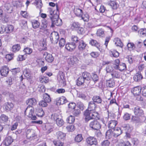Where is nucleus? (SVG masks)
<instances>
[{"mask_svg":"<svg viewBox=\"0 0 146 146\" xmlns=\"http://www.w3.org/2000/svg\"><path fill=\"white\" fill-rule=\"evenodd\" d=\"M92 79L90 74L86 71L83 72L82 76L79 77L76 80V84L78 86L84 85V83L88 84Z\"/></svg>","mask_w":146,"mask_h":146,"instance_id":"nucleus-1","label":"nucleus"},{"mask_svg":"<svg viewBox=\"0 0 146 146\" xmlns=\"http://www.w3.org/2000/svg\"><path fill=\"white\" fill-rule=\"evenodd\" d=\"M56 14L54 15V17L52 18L51 17V20L52 25H55L56 26H58L61 25L62 20L58 18L59 8L58 5L57 4H56Z\"/></svg>","mask_w":146,"mask_h":146,"instance_id":"nucleus-2","label":"nucleus"},{"mask_svg":"<svg viewBox=\"0 0 146 146\" xmlns=\"http://www.w3.org/2000/svg\"><path fill=\"white\" fill-rule=\"evenodd\" d=\"M50 38L52 43L57 44L58 42V40L59 38V36L58 33L54 31L51 33Z\"/></svg>","mask_w":146,"mask_h":146,"instance_id":"nucleus-3","label":"nucleus"},{"mask_svg":"<svg viewBox=\"0 0 146 146\" xmlns=\"http://www.w3.org/2000/svg\"><path fill=\"white\" fill-rule=\"evenodd\" d=\"M34 111L32 107L28 106L25 111V113L26 114L27 112L29 111V114L27 115L28 117L32 120H35L36 119V117L35 115H33Z\"/></svg>","mask_w":146,"mask_h":146,"instance_id":"nucleus-4","label":"nucleus"},{"mask_svg":"<svg viewBox=\"0 0 146 146\" xmlns=\"http://www.w3.org/2000/svg\"><path fill=\"white\" fill-rule=\"evenodd\" d=\"M90 127L93 129L98 130L101 128V125L99 122L97 120H93L89 124Z\"/></svg>","mask_w":146,"mask_h":146,"instance_id":"nucleus-5","label":"nucleus"},{"mask_svg":"<svg viewBox=\"0 0 146 146\" xmlns=\"http://www.w3.org/2000/svg\"><path fill=\"white\" fill-rule=\"evenodd\" d=\"M144 116H132L131 117V121L136 123H141L144 121L145 120Z\"/></svg>","mask_w":146,"mask_h":146,"instance_id":"nucleus-6","label":"nucleus"},{"mask_svg":"<svg viewBox=\"0 0 146 146\" xmlns=\"http://www.w3.org/2000/svg\"><path fill=\"white\" fill-rule=\"evenodd\" d=\"M86 141L87 144L90 146L94 145H97L98 144L97 139L94 137H89L87 138Z\"/></svg>","mask_w":146,"mask_h":146,"instance_id":"nucleus-7","label":"nucleus"},{"mask_svg":"<svg viewBox=\"0 0 146 146\" xmlns=\"http://www.w3.org/2000/svg\"><path fill=\"white\" fill-rule=\"evenodd\" d=\"M133 111L135 114L136 116H141L143 114V111L138 106H136L134 107Z\"/></svg>","mask_w":146,"mask_h":146,"instance_id":"nucleus-8","label":"nucleus"},{"mask_svg":"<svg viewBox=\"0 0 146 146\" xmlns=\"http://www.w3.org/2000/svg\"><path fill=\"white\" fill-rule=\"evenodd\" d=\"M56 101L58 105L63 104L67 102V100L66 98L64 96H62L57 98L56 100Z\"/></svg>","mask_w":146,"mask_h":146,"instance_id":"nucleus-9","label":"nucleus"},{"mask_svg":"<svg viewBox=\"0 0 146 146\" xmlns=\"http://www.w3.org/2000/svg\"><path fill=\"white\" fill-rule=\"evenodd\" d=\"M9 72V69L6 66H2L0 70V72L1 76H6Z\"/></svg>","mask_w":146,"mask_h":146,"instance_id":"nucleus-10","label":"nucleus"},{"mask_svg":"<svg viewBox=\"0 0 146 146\" xmlns=\"http://www.w3.org/2000/svg\"><path fill=\"white\" fill-rule=\"evenodd\" d=\"M96 104L93 101H91L89 102L88 108L86 110L88 111H93L95 110L96 108Z\"/></svg>","mask_w":146,"mask_h":146,"instance_id":"nucleus-11","label":"nucleus"},{"mask_svg":"<svg viewBox=\"0 0 146 146\" xmlns=\"http://www.w3.org/2000/svg\"><path fill=\"white\" fill-rule=\"evenodd\" d=\"M77 58L74 56L70 57L68 60V63L70 65V66L72 67L73 65L76 64L77 62Z\"/></svg>","mask_w":146,"mask_h":146,"instance_id":"nucleus-12","label":"nucleus"},{"mask_svg":"<svg viewBox=\"0 0 146 146\" xmlns=\"http://www.w3.org/2000/svg\"><path fill=\"white\" fill-rule=\"evenodd\" d=\"M4 11L7 13H11L12 12V8L9 3L5 4L2 7Z\"/></svg>","mask_w":146,"mask_h":146,"instance_id":"nucleus-13","label":"nucleus"},{"mask_svg":"<svg viewBox=\"0 0 146 146\" xmlns=\"http://www.w3.org/2000/svg\"><path fill=\"white\" fill-rule=\"evenodd\" d=\"M13 104L11 102L5 103L3 106V107L7 111L11 110L13 109Z\"/></svg>","mask_w":146,"mask_h":146,"instance_id":"nucleus-14","label":"nucleus"},{"mask_svg":"<svg viewBox=\"0 0 146 146\" xmlns=\"http://www.w3.org/2000/svg\"><path fill=\"white\" fill-rule=\"evenodd\" d=\"M92 112L91 111H88L86 110L84 112V115L85 117V120L86 122H88L90 120L92 119Z\"/></svg>","mask_w":146,"mask_h":146,"instance_id":"nucleus-15","label":"nucleus"},{"mask_svg":"<svg viewBox=\"0 0 146 146\" xmlns=\"http://www.w3.org/2000/svg\"><path fill=\"white\" fill-rule=\"evenodd\" d=\"M26 136L27 138L30 139L35 137L34 130L32 129H28L26 131Z\"/></svg>","mask_w":146,"mask_h":146,"instance_id":"nucleus-16","label":"nucleus"},{"mask_svg":"<svg viewBox=\"0 0 146 146\" xmlns=\"http://www.w3.org/2000/svg\"><path fill=\"white\" fill-rule=\"evenodd\" d=\"M26 104L28 105V106L32 107V106H35L37 102L36 100L33 98H30L27 100Z\"/></svg>","mask_w":146,"mask_h":146,"instance_id":"nucleus-17","label":"nucleus"},{"mask_svg":"<svg viewBox=\"0 0 146 146\" xmlns=\"http://www.w3.org/2000/svg\"><path fill=\"white\" fill-rule=\"evenodd\" d=\"M141 88L139 86H137L133 88L131 90V92L135 96L137 95H140Z\"/></svg>","mask_w":146,"mask_h":146,"instance_id":"nucleus-18","label":"nucleus"},{"mask_svg":"<svg viewBox=\"0 0 146 146\" xmlns=\"http://www.w3.org/2000/svg\"><path fill=\"white\" fill-rule=\"evenodd\" d=\"M121 129L123 130V131H124L125 132H131V131L132 128L130 127V126L129 124H123L121 126Z\"/></svg>","mask_w":146,"mask_h":146,"instance_id":"nucleus-19","label":"nucleus"},{"mask_svg":"<svg viewBox=\"0 0 146 146\" xmlns=\"http://www.w3.org/2000/svg\"><path fill=\"white\" fill-rule=\"evenodd\" d=\"M110 74L113 79H118L120 77V73L115 70H112Z\"/></svg>","mask_w":146,"mask_h":146,"instance_id":"nucleus-20","label":"nucleus"},{"mask_svg":"<svg viewBox=\"0 0 146 146\" xmlns=\"http://www.w3.org/2000/svg\"><path fill=\"white\" fill-rule=\"evenodd\" d=\"M76 46V44L71 42L70 43L66 44L65 48L67 50L70 51H71L74 49Z\"/></svg>","mask_w":146,"mask_h":146,"instance_id":"nucleus-21","label":"nucleus"},{"mask_svg":"<svg viewBox=\"0 0 146 146\" xmlns=\"http://www.w3.org/2000/svg\"><path fill=\"white\" fill-rule=\"evenodd\" d=\"M143 78V76L140 72L136 73L133 77L134 80L136 82H139Z\"/></svg>","mask_w":146,"mask_h":146,"instance_id":"nucleus-22","label":"nucleus"},{"mask_svg":"<svg viewBox=\"0 0 146 146\" xmlns=\"http://www.w3.org/2000/svg\"><path fill=\"white\" fill-rule=\"evenodd\" d=\"M107 4L114 9H116L118 7L117 3L114 1H110L107 2Z\"/></svg>","mask_w":146,"mask_h":146,"instance_id":"nucleus-23","label":"nucleus"},{"mask_svg":"<svg viewBox=\"0 0 146 146\" xmlns=\"http://www.w3.org/2000/svg\"><path fill=\"white\" fill-rule=\"evenodd\" d=\"M13 142V139L10 136H9L5 138L4 140L3 143L5 146H9Z\"/></svg>","mask_w":146,"mask_h":146,"instance_id":"nucleus-24","label":"nucleus"},{"mask_svg":"<svg viewBox=\"0 0 146 146\" xmlns=\"http://www.w3.org/2000/svg\"><path fill=\"white\" fill-rule=\"evenodd\" d=\"M93 102L98 104H101L102 102L101 98L99 96H95L92 98Z\"/></svg>","mask_w":146,"mask_h":146,"instance_id":"nucleus-25","label":"nucleus"},{"mask_svg":"<svg viewBox=\"0 0 146 146\" xmlns=\"http://www.w3.org/2000/svg\"><path fill=\"white\" fill-rule=\"evenodd\" d=\"M117 123V122L115 120H111L109 122L108 127L109 128L113 129Z\"/></svg>","mask_w":146,"mask_h":146,"instance_id":"nucleus-26","label":"nucleus"},{"mask_svg":"<svg viewBox=\"0 0 146 146\" xmlns=\"http://www.w3.org/2000/svg\"><path fill=\"white\" fill-rule=\"evenodd\" d=\"M86 44L84 42L83 40H81L79 41V45L78 46V49L80 50H84Z\"/></svg>","mask_w":146,"mask_h":146,"instance_id":"nucleus-27","label":"nucleus"},{"mask_svg":"<svg viewBox=\"0 0 146 146\" xmlns=\"http://www.w3.org/2000/svg\"><path fill=\"white\" fill-rule=\"evenodd\" d=\"M106 85L108 87L110 88L113 87L115 85L114 80L112 79L106 80Z\"/></svg>","mask_w":146,"mask_h":146,"instance_id":"nucleus-28","label":"nucleus"},{"mask_svg":"<svg viewBox=\"0 0 146 146\" xmlns=\"http://www.w3.org/2000/svg\"><path fill=\"white\" fill-rule=\"evenodd\" d=\"M36 113L37 116L42 117L44 115V112L41 108H38L36 109Z\"/></svg>","mask_w":146,"mask_h":146,"instance_id":"nucleus-29","label":"nucleus"},{"mask_svg":"<svg viewBox=\"0 0 146 146\" xmlns=\"http://www.w3.org/2000/svg\"><path fill=\"white\" fill-rule=\"evenodd\" d=\"M44 54H46V56L45 57V60L49 62H51L54 60V57L52 54H48L46 52H45Z\"/></svg>","mask_w":146,"mask_h":146,"instance_id":"nucleus-30","label":"nucleus"},{"mask_svg":"<svg viewBox=\"0 0 146 146\" xmlns=\"http://www.w3.org/2000/svg\"><path fill=\"white\" fill-rule=\"evenodd\" d=\"M89 43L92 46H94L96 47L100 51V45L99 43H98L96 40L92 39L90 40Z\"/></svg>","mask_w":146,"mask_h":146,"instance_id":"nucleus-31","label":"nucleus"},{"mask_svg":"<svg viewBox=\"0 0 146 146\" xmlns=\"http://www.w3.org/2000/svg\"><path fill=\"white\" fill-rule=\"evenodd\" d=\"M56 136L58 140H63L65 139V134L60 131H58L56 133Z\"/></svg>","mask_w":146,"mask_h":146,"instance_id":"nucleus-32","label":"nucleus"},{"mask_svg":"<svg viewBox=\"0 0 146 146\" xmlns=\"http://www.w3.org/2000/svg\"><path fill=\"white\" fill-rule=\"evenodd\" d=\"M106 137L108 139L112 138L113 136L114 137V132L111 129L108 130L106 134Z\"/></svg>","mask_w":146,"mask_h":146,"instance_id":"nucleus-33","label":"nucleus"},{"mask_svg":"<svg viewBox=\"0 0 146 146\" xmlns=\"http://www.w3.org/2000/svg\"><path fill=\"white\" fill-rule=\"evenodd\" d=\"M114 137H117L121 135L122 133L123 130L121 128L118 127L117 129L114 130Z\"/></svg>","mask_w":146,"mask_h":146,"instance_id":"nucleus-34","label":"nucleus"},{"mask_svg":"<svg viewBox=\"0 0 146 146\" xmlns=\"http://www.w3.org/2000/svg\"><path fill=\"white\" fill-rule=\"evenodd\" d=\"M113 41L115 42V44L116 46H119L121 47H123V44L119 38H115L114 39Z\"/></svg>","mask_w":146,"mask_h":146,"instance_id":"nucleus-35","label":"nucleus"},{"mask_svg":"<svg viewBox=\"0 0 146 146\" xmlns=\"http://www.w3.org/2000/svg\"><path fill=\"white\" fill-rule=\"evenodd\" d=\"M42 25L41 26V27L40 28V31L44 32L42 31V30L44 29V31H47V30L45 29H46L48 25L47 22L45 19H43L42 21Z\"/></svg>","mask_w":146,"mask_h":146,"instance_id":"nucleus-36","label":"nucleus"},{"mask_svg":"<svg viewBox=\"0 0 146 146\" xmlns=\"http://www.w3.org/2000/svg\"><path fill=\"white\" fill-rule=\"evenodd\" d=\"M74 12L76 15L79 17H81L83 13L82 10L79 8L75 9Z\"/></svg>","mask_w":146,"mask_h":146,"instance_id":"nucleus-37","label":"nucleus"},{"mask_svg":"<svg viewBox=\"0 0 146 146\" xmlns=\"http://www.w3.org/2000/svg\"><path fill=\"white\" fill-rule=\"evenodd\" d=\"M138 35L142 37L146 36V29H141L138 32Z\"/></svg>","mask_w":146,"mask_h":146,"instance_id":"nucleus-38","label":"nucleus"},{"mask_svg":"<svg viewBox=\"0 0 146 146\" xmlns=\"http://www.w3.org/2000/svg\"><path fill=\"white\" fill-rule=\"evenodd\" d=\"M8 118L7 116L4 114H2L0 116V123H4L6 122L8 120Z\"/></svg>","mask_w":146,"mask_h":146,"instance_id":"nucleus-39","label":"nucleus"},{"mask_svg":"<svg viewBox=\"0 0 146 146\" xmlns=\"http://www.w3.org/2000/svg\"><path fill=\"white\" fill-rule=\"evenodd\" d=\"M43 99L47 103H50L51 102V99L50 95L46 93L43 94Z\"/></svg>","mask_w":146,"mask_h":146,"instance_id":"nucleus-40","label":"nucleus"},{"mask_svg":"<svg viewBox=\"0 0 146 146\" xmlns=\"http://www.w3.org/2000/svg\"><path fill=\"white\" fill-rule=\"evenodd\" d=\"M80 27V24L77 22H74L72 24L71 28L72 29L77 30Z\"/></svg>","mask_w":146,"mask_h":146,"instance_id":"nucleus-41","label":"nucleus"},{"mask_svg":"<svg viewBox=\"0 0 146 146\" xmlns=\"http://www.w3.org/2000/svg\"><path fill=\"white\" fill-rule=\"evenodd\" d=\"M21 48L19 44H16L13 45L12 48V50L13 52H16L19 51Z\"/></svg>","mask_w":146,"mask_h":146,"instance_id":"nucleus-42","label":"nucleus"},{"mask_svg":"<svg viewBox=\"0 0 146 146\" xmlns=\"http://www.w3.org/2000/svg\"><path fill=\"white\" fill-rule=\"evenodd\" d=\"M126 68V65L125 64L121 63L119 65L118 68L116 70H118L121 71L125 70Z\"/></svg>","mask_w":146,"mask_h":146,"instance_id":"nucleus-43","label":"nucleus"},{"mask_svg":"<svg viewBox=\"0 0 146 146\" xmlns=\"http://www.w3.org/2000/svg\"><path fill=\"white\" fill-rule=\"evenodd\" d=\"M99 11L101 13H106V15L107 17H109L110 16L108 14V13H109V11L106 10V9L105 7L104 6H101L99 9Z\"/></svg>","mask_w":146,"mask_h":146,"instance_id":"nucleus-44","label":"nucleus"},{"mask_svg":"<svg viewBox=\"0 0 146 146\" xmlns=\"http://www.w3.org/2000/svg\"><path fill=\"white\" fill-rule=\"evenodd\" d=\"M57 125L59 127L62 126L64 124V122L61 117L58 118L56 121Z\"/></svg>","mask_w":146,"mask_h":146,"instance_id":"nucleus-45","label":"nucleus"},{"mask_svg":"<svg viewBox=\"0 0 146 146\" xmlns=\"http://www.w3.org/2000/svg\"><path fill=\"white\" fill-rule=\"evenodd\" d=\"M92 119H99V115L98 112H95L92 113Z\"/></svg>","mask_w":146,"mask_h":146,"instance_id":"nucleus-46","label":"nucleus"},{"mask_svg":"<svg viewBox=\"0 0 146 146\" xmlns=\"http://www.w3.org/2000/svg\"><path fill=\"white\" fill-rule=\"evenodd\" d=\"M119 146H131V145L128 141L124 142L122 141L119 142Z\"/></svg>","mask_w":146,"mask_h":146,"instance_id":"nucleus-47","label":"nucleus"},{"mask_svg":"<svg viewBox=\"0 0 146 146\" xmlns=\"http://www.w3.org/2000/svg\"><path fill=\"white\" fill-rule=\"evenodd\" d=\"M40 80L41 83H47L49 81L48 78L44 76H41L40 78Z\"/></svg>","mask_w":146,"mask_h":146,"instance_id":"nucleus-48","label":"nucleus"},{"mask_svg":"<svg viewBox=\"0 0 146 146\" xmlns=\"http://www.w3.org/2000/svg\"><path fill=\"white\" fill-rule=\"evenodd\" d=\"M14 29L13 26L11 25H8L5 28V31L7 33H9L12 32Z\"/></svg>","mask_w":146,"mask_h":146,"instance_id":"nucleus-49","label":"nucleus"},{"mask_svg":"<svg viewBox=\"0 0 146 146\" xmlns=\"http://www.w3.org/2000/svg\"><path fill=\"white\" fill-rule=\"evenodd\" d=\"M55 10H53L52 9L50 8L48 9V12L50 15V17L51 19V17L52 18L54 17V15L56 14V12Z\"/></svg>","mask_w":146,"mask_h":146,"instance_id":"nucleus-50","label":"nucleus"},{"mask_svg":"<svg viewBox=\"0 0 146 146\" xmlns=\"http://www.w3.org/2000/svg\"><path fill=\"white\" fill-rule=\"evenodd\" d=\"M60 117L61 115L59 113H54L52 115L51 118L54 120L56 121L57 119H58V118H59Z\"/></svg>","mask_w":146,"mask_h":146,"instance_id":"nucleus-51","label":"nucleus"},{"mask_svg":"<svg viewBox=\"0 0 146 146\" xmlns=\"http://www.w3.org/2000/svg\"><path fill=\"white\" fill-rule=\"evenodd\" d=\"M80 41L77 36L73 35L71 37V42L76 44V43Z\"/></svg>","mask_w":146,"mask_h":146,"instance_id":"nucleus-52","label":"nucleus"},{"mask_svg":"<svg viewBox=\"0 0 146 146\" xmlns=\"http://www.w3.org/2000/svg\"><path fill=\"white\" fill-rule=\"evenodd\" d=\"M119 64V60L118 59L115 60L113 63V67L116 70L117 69Z\"/></svg>","mask_w":146,"mask_h":146,"instance_id":"nucleus-53","label":"nucleus"},{"mask_svg":"<svg viewBox=\"0 0 146 146\" xmlns=\"http://www.w3.org/2000/svg\"><path fill=\"white\" fill-rule=\"evenodd\" d=\"M83 139V137L81 134H78L75 138V141L76 142H80Z\"/></svg>","mask_w":146,"mask_h":146,"instance_id":"nucleus-54","label":"nucleus"},{"mask_svg":"<svg viewBox=\"0 0 146 146\" xmlns=\"http://www.w3.org/2000/svg\"><path fill=\"white\" fill-rule=\"evenodd\" d=\"M66 120L69 123H72L74 121L75 117L74 116L70 115L67 118Z\"/></svg>","mask_w":146,"mask_h":146,"instance_id":"nucleus-55","label":"nucleus"},{"mask_svg":"<svg viewBox=\"0 0 146 146\" xmlns=\"http://www.w3.org/2000/svg\"><path fill=\"white\" fill-rule=\"evenodd\" d=\"M32 26L34 29H36L38 28L39 25V22L37 21L34 20L32 22Z\"/></svg>","mask_w":146,"mask_h":146,"instance_id":"nucleus-56","label":"nucleus"},{"mask_svg":"<svg viewBox=\"0 0 146 146\" xmlns=\"http://www.w3.org/2000/svg\"><path fill=\"white\" fill-rule=\"evenodd\" d=\"M65 40L63 38H61L59 40V46L61 47H62L65 45Z\"/></svg>","mask_w":146,"mask_h":146,"instance_id":"nucleus-57","label":"nucleus"},{"mask_svg":"<svg viewBox=\"0 0 146 146\" xmlns=\"http://www.w3.org/2000/svg\"><path fill=\"white\" fill-rule=\"evenodd\" d=\"M54 145L56 146H63V143L60 140H58L57 141H53Z\"/></svg>","mask_w":146,"mask_h":146,"instance_id":"nucleus-58","label":"nucleus"},{"mask_svg":"<svg viewBox=\"0 0 146 146\" xmlns=\"http://www.w3.org/2000/svg\"><path fill=\"white\" fill-rule=\"evenodd\" d=\"M23 51L25 53V54H29L32 53L33 51V50L31 48L26 47L24 48Z\"/></svg>","mask_w":146,"mask_h":146,"instance_id":"nucleus-59","label":"nucleus"},{"mask_svg":"<svg viewBox=\"0 0 146 146\" xmlns=\"http://www.w3.org/2000/svg\"><path fill=\"white\" fill-rule=\"evenodd\" d=\"M36 6L37 8L40 9L42 6V3L41 0H36Z\"/></svg>","mask_w":146,"mask_h":146,"instance_id":"nucleus-60","label":"nucleus"},{"mask_svg":"<svg viewBox=\"0 0 146 146\" xmlns=\"http://www.w3.org/2000/svg\"><path fill=\"white\" fill-rule=\"evenodd\" d=\"M81 17L82 19L84 21H87L88 20L89 17L87 13H86L83 15H82Z\"/></svg>","mask_w":146,"mask_h":146,"instance_id":"nucleus-61","label":"nucleus"},{"mask_svg":"<svg viewBox=\"0 0 146 146\" xmlns=\"http://www.w3.org/2000/svg\"><path fill=\"white\" fill-rule=\"evenodd\" d=\"M96 34L98 36H103L104 35V31L102 29H98L96 33Z\"/></svg>","mask_w":146,"mask_h":146,"instance_id":"nucleus-62","label":"nucleus"},{"mask_svg":"<svg viewBox=\"0 0 146 146\" xmlns=\"http://www.w3.org/2000/svg\"><path fill=\"white\" fill-rule=\"evenodd\" d=\"M23 74L27 78H29L30 77V74L29 70H25L23 71Z\"/></svg>","mask_w":146,"mask_h":146,"instance_id":"nucleus-63","label":"nucleus"},{"mask_svg":"<svg viewBox=\"0 0 146 146\" xmlns=\"http://www.w3.org/2000/svg\"><path fill=\"white\" fill-rule=\"evenodd\" d=\"M39 105L42 107H46L48 105L47 103L44 100L40 101L39 102Z\"/></svg>","mask_w":146,"mask_h":146,"instance_id":"nucleus-64","label":"nucleus"}]
</instances>
